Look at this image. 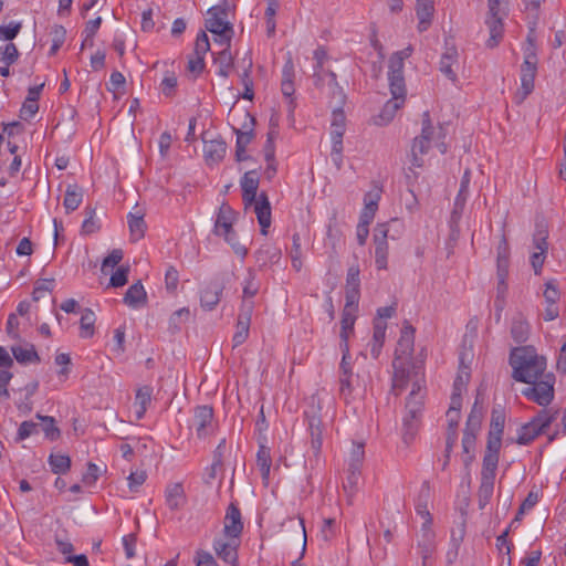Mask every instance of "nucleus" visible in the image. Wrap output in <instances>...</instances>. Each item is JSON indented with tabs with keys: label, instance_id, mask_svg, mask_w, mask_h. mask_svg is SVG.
<instances>
[{
	"label": "nucleus",
	"instance_id": "nucleus-35",
	"mask_svg": "<svg viewBox=\"0 0 566 566\" xmlns=\"http://www.w3.org/2000/svg\"><path fill=\"white\" fill-rule=\"evenodd\" d=\"M511 336L515 343L522 344L528 339L530 324L523 314L517 313L511 323Z\"/></svg>",
	"mask_w": 566,
	"mask_h": 566
},
{
	"label": "nucleus",
	"instance_id": "nucleus-31",
	"mask_svg": "<svg viewBox=\"0 0 566 566\" xmlns=\"http://www.w3.org/2000/svg\"><path fill=\"white\" fill-rule=\"evenodd\" d=\"M471 181V171L467 169L461 178L460 189L454 200V208L452 210V219H459L469 195V185Z\"/></svg>",
	"mask_w": 566,
	"mask_h": 566
},
{
	"label": "nucleus",
	"instance_id": "nucleus-54",
	"mask_svg": "<svg viewBox=\"0 0 566 566\" xmlns=\"http://www.w3.org/2000/svg\"><path fill=\"white\" fill-rule=\"evenodd\" d=\"M86 218L82 223V233L83 234H92L99 229L97 221L95 219V209L92 207H86L85 209Z\"/></svg>",
	"mask_w": 566,
	"mask_h": 566
},
{
	"label": "nucleus",
	"instance_id": "nucleus-55",
	"mask_svg": "<svg viewBox=\"0 0 566 566\" xmlns=\"http://www.w3.org/2000/svg\"><path fill=\"white\" fill-rule=\"evenodd\" d=\"M292 266L297 272L302 269V250H301V238L298 233L293 234V244L291 249Z\"/></svg>",
	"mask_w": 566,
	"mask_h": 566
},
{
	"label": "nucleus",
	"instance_id": "nucleus-7",
	"mask_svg": "<svg viewBox=\"0 0 566 566\" xmlns=\"http://www.w3.org/2000/svg\"><path fill=\"white\" fill-rule=\"evenodd\" d=\"M489 17L485 21L490 36L486 46L495 48L503 35V19L506 15L507 0H488Z\"/></svg>",
	"mask_w": 566,
	"mask_h": 566
},
{
	"label": "nucleus",
	"instance_id": "nucleus-39",
	"mask_svg": "<svg viewBox=\"0 0 566 566\" xmlns=\"http://www.w3.org/2000/svg\"><path fill=\"white\" fill-rule=\"evenodd\" d=\"M212 54L216 55L213 62L217 65V74L227 78L233 67V57L230 50H220Z\"/></svg>",
	"mask_w": 566,
	"mask_h": 566
},
{
	"label": "nucleus",
	"instance_id": "nucleus-2",
	"mask_svg": "<svg viewBox=\"0 0 566 566\" xmlns=\"http://www.w3.org/2000/svg\"><path fill=\"white\" fill-rule=\"evenodd\" d=\"M409 381L412 382V388L406 399L401 428L406 444L411 443L418 433L426 397L424 379L420 371H415Z\"/></svg>",
	"mask_w": 566,
	"mask_h": 566
},
{
	"label": "nucleus",
	"instance_id": "nucleus-40",
	"mask_svg": "<svg viewBox=\"0 0 566 566\" xmlns=\"http://www.w3.org/2000/svg\"><path fill=\"white\" fill-rule=\"evenodd\" d=\"M272 458L270 449L265 446H260L256 453V465L261 472L262 480L265 484L269 482Z\"/></svg>",
	"mask_w": 566,
	"mask_h": 566
},
{
	"label": "nucleus",
	"instance_id": "nucleus-57",
	"mask_svg": "<svg viewBox=\"0 0 566 566\" xmlns=\"http://www.w3.org/2000/svg\"><path fill=\"white\" fill-rule=\"evenodd\" d=\"M22 28L21 22H10L7 25H0V40L12 41L17 38Z\"/></svg>",
	"mask_w": 566,
	"mask_h": 566
},
{
	"label": "nucleus",
	"instance_id": "nucleus-62",
	"mask_svg": "<svg viewBox=\"0 0 566 566\" xmlns=\"http://www.w3.org/2000/svg\"><path fill=\"white\" fill-rule=\"evenodd\" d=\"M255 118L249 112L243 113V122L240 127H233L234 133L254 135Z\"/></svg>",
	"mask_w": 566,
	"mask_h": 566
},
{
	"label": "nucleus",
	"instance_id": "nucleus-5",
	"mask_svg": "<svg viewBox=\"0 0 566 566\" xmlns=\"http://www.w3.org/2000/svg\"><path fill=\"white\" fill-rule=\"evenodd\" d=\"M556 377L553 373H546L536 380L525 382L527 387L522 389L521 394L530 401L537 403L543 408L554 400Z\"/></svg>",
	"mask_w": 566,
	"mask_h": 566
},
{
	"label": "nucleus",
	"instance_id": "nucleus-41",
	"mask_svg": "<svg viewBox=\"0 0 566 566\" xmlns=\"http://www.w3.org/2000/svg\"><path fill=\"white\" fill-rule=\"evenodd\" d=\"M83 200V191L77 185H70L66 188L63 206L67 213L76 210Z\"/></svg>",
	"mask_w": 566,
	"mask_h": 566
},
{
	"label": "nucleus",
	"instance_id": "nucleus-52",
	"mask_svg": "<svg viewBox=\"0 0 566 566\" xmlns=\"http://www.w3.org/2000/svg\"><path fill=\"white\" fill-rule=\"evenodd\" d=\"M482 417H483V410H482V407H479L478 400H476L471 408L464 430L476 432L480 429Z\"/></svg>",
	"mask_w": 566,
	"mask_h": 566
},
{
	"label": "nucleus",
	"instance_id": "nucleus-42",
	"mask_svg": "<svg viewBox=\"0 0 566 566\" xmlns=\"http://www.w3.org/2000/svg\"><path fill=\"white\" fill-rule=\"evenodd\" d=\"M430 499V486L427 481H424L419 490L418 497L416 500V512L418 515H420L423 520L432 518L431 514L428 510V502Z\"/></svg>",
	"mask_w": 566,
	"mask_h": 566
},
{
	"label": "nucleus",
	"instance_id": "nucleus-32",
	"mask_svg": "<svg viewBox=\"0 0 566 566\" xmlns=\"http://www.w3.org/2000/svg\"><path fill=\"white\" fill-rule=\"evenodd\" d=\"M373 329V338L369 343L370 355L377 359L385 343L387 324L380 319H375Z\"/></svg>",
	"mask_w": 566,
	"mask_h": 566
},
{
	"label": "nucleus",
	"instance_id": "nucleus-27",
	"mask_svg": "<svg viewBox=\"0 0 566 566\" xmlns=\"http://www.w3.org/2000/svg\"><path fill=\"white\" fill-rule=\"evenodd\" d=\"M416 14L419 20L417 27L418 31H427L432 23L434 14V0H417Z\"/></svg>",
	"mask_w": 566,
	"mask_h": 566
},
{
	"label": "nucleus",
	"instance_id": "nucleus-36",
	"mask_svg": "<svg viewBox=\"0 0 566 566\" xmlns=\"http://www.w3.org/2000/svg\"><path fill=\"white\" fill-rule=\"evenodd\" d=\"M127 222L130 232V240L136 242L144 238L147 224L144 220V214L140 212H129Z\"/></svg>",
	"mask_w": 566,
	"mask_h": 566
},
{
	"label": "nucleus",
	"instance_id": "nucleus-9",
	"mask_svg": "<svg viewBox=\"0 0 566 566\" xmlns=\"http://www.w3.org/2000/svg\"><path fill=\"white\" fill-rule=\"evenodd\" d=\"M413 52V48L408 45L403 50L397 51L391 54L388 65V81L389 85L395 87L396 93L401 94L402 83H405L403 67L405 60L408 59Z\"/></svg>",
	"mask_w": 566,
	"mask_h": 566
},
{
	"label": "nucleus",
	"instance_id": "nucleus-22",
	"mask_svg": "<svg viewBox=\"0 0 566 566\" xmlns=\"http://www.w3.org/2000/svg\"><path fill=\"white\" fill-rule=\"evenodd\" d=\"M237 212L228 203L223 202L214 221L213 233L219 237L231 233Z\"/></svg>",
	"mask_w": 566,
	"mask_h": 566
},
{
	"label": "nucleus",
	"instance_id": "nucleus-25",
	"mask_svg": "<svg viewBox=\"0 0 566 566\" xmlns=\"http://www.w3.org/2000/svg\"><path fill=\"white\" fill-rule=\"evenodd\" d=\"M252 206H254V212L261 227V233L265 235L268 228L271 226V205L268 195L261 192Z\"/></svg>",
	"mask_w": 566,
	"mask_h": 566
},
{
	"label": "nucleus",
	"instance_id": "nucleus-15",
	"mask_svg": "<svg viewBox=\"0 0 566 566\" xmlns=\"http://www.w3.org/2000/svg\"><path fill=\"white\" fill-rule=\"evenodd\" d=\"M206 29L211 33L220 31H232L233 27L228 21V8L226 6H214L207 12Z\"/></svg>",
	"mask_w": 566,
	"mask_h": 566
},
{
	"label": "nucleus",
	"instance_id": "nucleus-21",
	"mask_svg": "<svg viewBox=\"0 0 566 566\" xmlns=\"http://www.w3.org/2000/svg\"><path fill=\"white\" fill-rule=\"evenodd\" d=\"M389 88H390L392 98L387 101L386 104L384 105V107L378 116V120L376 122L379 125H385V124L389 123L395 117L396 112L403 105V103L406 101V94H407L406 83H402L401 94L396 93V91H394L395 87H392L390 85H389Z\"/></svg>",
	"mask_w": 566,
	"mask_h": 566
},
{
	"label": "nucleus",
	"instance_id": "nucleus-46",
	"mask_svg": "<svg viewBox=\"0 0 566 566\" xmlns=\"http://www.w3.org/2000/svg\"><path fill=\"white\" fill-rule=\"evenodd\" d=\"M184 501V488L180 483L170 485L166 491V504L167 506L176 511L182 505Z\"/></svg>",
	"mask_w": 566,
	"mask_h": 566
},
{
	"label": "nucleus",
	"instance_id": "nucleus-53",
	"mask_svg": "<svg viewBox=\"0 0 566 566\" xmlns=\"http://www.w3.org/2000/svg\"><path fill=\"white\" fill-rule=\"evenodd\" d=\"M251 69H252V60L249 61L247 69L241 74V82L244 86V91L242 93V98L252 101L254 96L253 92V81L251 78Z\"/></svg>",
	"mask_w": 566,
	"mask_h": 566
},
{
	"label": "nucleus",
	"instance_id": "nucleus-33",
	"mask_svg": "<svg viewBox=\"0 0 566 566\" xmlns=\"http://www.w3.org/2000/svg\"><path fill=\"white\" fill-rule=\"evenodd\" d=\"M123 301L126 305L133 308H137L146 304L147 294L140 281L129 286Z\"/></svg>",
	"mask_w": 566,
	"mask_h": 566
},
{
	"label": "nucleus",
	"instance_id": "nucleus-58",
	"mask_svg": "<svg viewBox=\"0 0 566 566\" xmlns=\"http://www.w3.org/2000/svg\"><path fill=\"white\" fill-rule=\"evenodd\" d=\"M146 479H147L146 471L137 470V471L130 472L129 476L127 478L128 488H129L130 492H133V493L138 492L139 488L145 483Z\"/></svg>",
	"mask_w": 566,
	"mask_h": 566
},
{
	"label": "nucleus",
	"instance_id": "nucleus-4",
	"mask_svg": "<svg viewBox=\"0 0 566 566\" xmlns=\"http://www.w3.org/2000/svg\"><path fill=\"white\" fill-rule=\"evenodd\" d=\"M558 416L557 409L542 408L538 412L518 430L516 443L527 446L537 437L545 433Z\"/></svg>",
	"mask_w": 566,
	"mask_h": 566
},
{
	"label": "nucleus",
	"instance_id": "nucleus-6",
	"mask_svg": "<svg viewBox=\"0 0 566 566\" xmlns=\"http://www.w3.org/2000/svg\"><path fill=\"white\" fill-rule=\"evenodd\" d=\"M499 460V458L483 455L480 486L478 490V504L481 510L490 503L493 496Z\"/></svg>",
	"mask_w": 566,
	"mask_h": 566
},
{
	"label": "nucleus",
	"instance_id": "nucleus-29",
	"mask_svg": "<svg viewBox=\"0 0 566 566\" xmlns=\"http://www.w3.org/2000/svg\"><path fill=\"white\" fill-rule=\"evenodd\" d=\"M357 308L358 305L345 303L340 319V344H348L349 334L354 331Z\"/></svg>",
	"mask_w": 566,
	"mask_h": 566
},
{
	"label": "nucleus",
	"instance_id": "nucleus-20",
	"mask_svg": "<svg viewBox=\"0 0 566 566\" xmlns=\"http://www.w3.org/2000/svg\"><path fill=\"white\" fill-rule=\"evenodd\" d=\"M432 518L423 520L418 547L422 557V565L428 566V560L434 551V532L431 528Z\"/></svg>",
	"mask_w": 566,
	"mask_h": 566
},
{
	"label": "nucleus",
	"instance_id": "nucleus-37",
	"mask_svg": "<svg viewBox=\"0 0 566 566\" xmlns=\"http://www.w3.org/2000/svg\"><path fill=\"white\" fill-rule=\"evenodd\" d=\"M432 146L428 139H423L421 136H417L413 139L411 147V165L416 168H421L424 164L422 155H426Z\"/></svg>",
	"mask_w": 566,
	"mask_h": 566
},
{
	"label": "nucleus",
	"instance_id": "nucleus-26",
	"mask_svg": "<svg viewBox=\"0 0 566 566\" xmlns=\"http://www.w3.org/2000/svg\"><path fill=\"white\" fill-rule=\"evenodd\" d=\"M227 144L222 138L205 139L203 154L208 165L219 164L226 156Z\"/></svg>",
	"mask_w": 566,
	"mask_h": 566
},
{
	"label": "nucleus",
	"instance_id": "nucleus-64",
	"mask_svg": "<svg viewBox=\"0 0 566 566\" xmlns=\"http://www.w3.org/2000/svg\"><path fill=\"white\" fill-rule=\"evenodd\" d=\"M196 566H218L213 556L206 551L199 549L196 552Z\"/></svg>",
	"mask_w": 566,
	"mask_h": 566
},
{
	"label": "nucleus",
	"instance_id": "nucleus-23",
	"mask_svg": "<svg viewBox=\"0 0 566 566\" xmlns=\"http://www.w3.org/2000/svg\"><path fill=\"white\" fill-rule=\"evenodd\" d=\"M360 270L358 264L348 268L346 275V303L349 305H358L360 296Z\"/></svg>",
	"mask_w": 566,
	"mask_h": 566
},
{
	"label": "nucleus",
	"instance_id": "nucleus-38",
	"mask_svg": "<svg viewBox=\"0 0 566 566\" xmlns=\"http://www.w3.org/2000/svg\"><path fill=\"white\" fill-rule=\"evenodd\" d=\"M325 74L328 76V86L331 88V104L333 106L343 107L346 103V95L342 86L337 82V75L333 71H326Z\"/></svg>",
	"mask_w": 566,
	"mask_h": 566
},
{
	"label": "nucleus",
	"instance_id": "nucleus-19",
	"mask_svg": "<svg viewBox=\"0 0 566 566\" xmlns=\"http://www.w3.org/2000/svg\"><path fill=\"white\" fill-rule=\"evenodd\" d=\"M536 55L534 53L526 55L521 65V91L522 97L525 98L534 90V80L536 75Z\"/></svg>",
	"mask_w": 566,
	"mask_h": 566
},
{
	"label": "nucleus",
	"instance_id": "nucleus-48",
	"mask_svg": "<svg viewBox=\"0 0 566 566\" xmlns=\"http://www.w3.org/2000/svg\"><path fill=\"white\" fill-rule=\"evenodd\" d=\"M96 317L94 312L91 308H85L82 312L81 321H80V336L82 338H90L94 335V324Z\"/></svg>",
	"mask_w": 566,
	"mask_h": 566
},
{
	"label": "nucleus",
	"instance_id": "nucleus-13",
	"mask_svg": "<svg viewBox=\"0 0 566 566\" xmlns=\"http://www.w3.org/2000/svg\"><path fill=\"white\" fill-rule=\"evenodd\" d=\"M459 53L453 44L446 41L444 52L441 55L439 70L452 83L458 81Z\"/></svg>",
	"mask_w": 566,
	"mask_h": 566
},
{
	"label": "nucleus",
	"instance_id": "nucleus-61",
	"mask_svg": "<svg viewBox=\"0 0 566 566\" xmlns=\"http://www.w3.org/2000/svg\"><path fill=\"white\" fill-rule=\"evenodd\" d=\"M0 54L2 56V61L6 64H13L19 57V51L14 43H8L4 46H0Z\"/></svg>",
	"mask_w": 566,
	"mask_h": 566
},
{
	"label": "nucleus",
	"instance_id": "nucleus-44",
	"mask_svg": "<svg viewBox=\"0 0 566 566\" xmlns=\"http://www.w3.org/2000/svg\"><path fill=\"white\" fill-rule=\"evenodd\" d=\"M41 423L40 429L43 431L44 437L50 441H56L61 437V431L56 427L55 419L51 416H42L36 413L35 416Z\"/></svg>",
	"mask_w": 566,
	"mask_h": 566
},
{
	"label": "nucleus",
	"instance_id": "nucleus-24",
	"mask_svg": "<svg viewBox=\"0 0 566 566\" xmlns=\"http://www.w3.org/2000/svg\"><path fill=\"white\" fill-rule=\"evenodd\" d=\"M223 286L219 282H209L200 291L201 307L206 311H212L219 304Z\"/></svg>",
	"mask_w": 566,
	"mask_h": 566
},
{
	"label": "nucleus",
	"instance_id": "nucleus-63",
	"mask_svg": "<svg viewBox=\"0 0 566 566\" xmlns=\"http://www.w3.org/2000/svg\"><path fill=\"white\" fill-rule=\"evenodd\" d=\"M39 111V104L34 101L25 99L20 109V117L23 120H30Z\"/></svg>",
	"mask_w": 566,
	"mask_h": 566
},
{
	"label": "nucleus",
	"instance_id": "nucleus-50",
	"mask_svg": "<svg viewBox=\"0 0 566 566\" xmlns=\"http://www.w3.org/2000/svg\"><path fill=\"white\" fill-rule=\"evenodd\" d=\"M49 464L55 474H65L71 468V459L65 454H50Z\"/></svg>",
	"mask_w": 566,
	"mask_h": 566
},
{
	"label": "nucleus",
	"instance_id": "nucleus-45",
	"mask_svg": "<svg viewBox=\"0 0 566 566\" xmlns=\"http://www.w3.org/2000/svg\"><path fill=\"white\" fill-rule=\"evenodd\" d=\"M153 388L150 386H143L138 388L135 396V403L139 407L136 410L137 418L144 417L147 407L151 401Z\"/></svg>",
	"mask_w": 566,
	"mask_h": 566
},
{
	"label": "nucleus",
	"instance_id": "nucleus-16",
	"mask_svg": "<svg viewBox=\"0 0 566 566\" xmlns=\"http://www.w3.org/2000/svg\"><path fill=\"white\" fill-rule=\"evenodd\" d=\"M240 539L238 538H216L213 541V549L218 558L230 566L238 565V547Z\"/></svg>",
	"mask_w": 566,
	"mask_h": 566
},
{
	"label": "nucleus",
	"instance_id": "nucleus-49",
	"mask_svg": "<svg viewBox=\"0 0 566 566\" xmlns=\"http://www.w3.org/2000/svg\"><path fill=\"white\" fill-rule=\"evenodd\" d=\"M461 405L462 398H459L458 394L454 397H451L450 407L447 411L448 428L458 429L461 418Z\"/></svg>",
	"mask_w": 566,
	"mask_h": 566
},
{
	"label": "nucleus",
	"instance_id": "nucleus-28",
	"mask_svg": "<svg viewBox=\"0 0 566 566\" xmlns=\"http://www.w3.org/2000/svg\"><path fill=\"white\" fill-rule=\"evenodd\" d=\"M282 94L290 99V109H294V99L292 98L294 88V64L291 57L286 60L282 69V81H281Z\"/></svg>",
	"mask_w": 566,
	"mask_h": 566
},
{
	"label": "nucleus",
	"instance_id": "nucleus-14",
	"mask_svg": "<svg viewBox=\"0 0 566 566\" xmlns=\"http://www.w3.org/2000/svg\"><path fill=\"white\" fill-rule=\"evenodd\" d=\"M388 229L386 223L375 228V264L378 270H386L388 264Z\"/></svg>",
	"mask_w": 566,
	"mask_h": 566
},
{
	"label": "nucleus",
	"instance_id": "nucleus-60",
	"mask_svg": "<svg viewBox=\"0 0 566 566\" xmlns=\"http://www.w3.org/2000/svg\"><path fill=\"white\" fill-rule=\"evenodd\" d=\"M210 50V42L206 32L201 31L196 39L193 55L205 59L206 53Z\"/></svg>",
	"mask_w": 566,
	"mask_h": 566
},
{
	"label": "nucleus",
	"instance_id": "nucleus-1",
	"mask_svg": "<svg viewBox=\"0 0 566 566\" xmlns=\"http://www.w3.org/2000/svg\"><path fill=\"white\" fill-rule=\"evenodd\" d=\"M415 345V328L405 322L400 337L397 342L395 357L392 360V391L399 396L409 384V379L415 371H419L415 365L410 363Z\"/></svg>",
	"mask_w": 566,
	"mask_h": 566
},
{
	"label": "nucleus",
	"instance_id": "nucleus-17",
	"mask_svg": "<svg viewBox=\"0 0 566 566\" xmlns=\"http://www.w3.org/2000/svg\"><path fill=\"white\" fill-rule=\"evenodd\" d=\"M242 531L243 522L240 509L235 503H230L224 516L223 534L227 538L240 539Z\"/></svg>",
	"mask_w": 566,
	"mask_h": 566
},
{
	"label": "nucleus",
	"instance_id": "nucleus-12",
	"mask_svg": "<svg viewBox=\"0 0 566 566\" xmlns=\"http://www.w3.org/2000/svg\"><path fill=\"white\" fill-rule=\"evenodd\" d=\"M420 136L423 139H428L429 143L434 145L441 154L447 153V145L444 143L446 132L444 128L440 125L434 127L431 123L429 112H424L422 115V128Z\"/></svg>",
	"mask_w": 566,
	"mask_h": 566
},
{
	"label": "nucleus",
	"instance_id": "nucleus-3",
	"mask_svg": "<svg viewBox=\"0 0 566 566\" xmlns=\"http://www.w3.org/2000/svg\"><path fill=\"white\" fill-rule=\"evenodd\" d=\"M510 365L514 380L531 382L546 374L547 360L533 346H521L511 350Z\"/></svg>",
	"mask_w": 566,
	"mask_h": 566
},
{
	"label": "nucleus",
	"instance_id": "nucleus-18",
	"mask_svg": "<svg viewBox=\"0 0 566 566\" xmlns=\"http://www.w3.org/2000/svg\"><path fill=\"white\" fill-rule=\"evenodd\" d=\"M260 185L259 174L255 169L247 171L241 180L240 186L242 189V200L245 208H249L256 201L259 195L258 189Z\"/></svg>",
	"mask_w": 566,
	"mask_h": 566
},
{
	"label": "nucleus",
	"instance_id": "nucleus-51",
	"mask_svg": "<svg viewBox=\"0 0 566 566\" xmlns=\"http://www.w3.org/2000/svg\"><path fill=\"white\" fill-rule=\"evenodd\" d=\"M497 274H509V244L505 238L497 247Z\"/></svg>",
	"mask_w": 566,
	"mask_h": 566
},
{
	"label": "nucleus",
	"instance_id": "nucleus-8",
	"mask_svg": "<svg viewBox=\"0 0 566 566\" xmlns=\"http://www.w3.org/2000/svg\"><path fill=\"white\" fill-rule=\"evenodd\" d=\"M505 426V413L501 408H493L491 413V423L488 434L486 448L484 455H491L500 459V450L502 447V434Z\"/></svg>",
	"mask_w": 566,
	"mask_h": 566
},
{
	"label": "nucleus",
	"instance_id": "nucleus-43",
	"mask_svg": "<svg viewBox=\"0 0 566 566\" xmlns=\"http://www.w3.org/2000/svg\"><path fill=\"white\" fill-rule=\"evenodd\" d=\"M308 430L311 436V447L315 454L322 449V421L318 417L312 416L308 420Z\"/></svg>",
	"mask_w": 566,
	"mask_h": 566
},
{
	"label": "nucleus",
	"instance_id": "nucleus-56",
	"mask_svg": "<svg viewBox=\"0 0 566 566\" xmlns=\"http://www.w3.org/2000/svg\"><path fill=\"white\" fill-rule=\"evenodd\" d=\"M39 431H40L39 423L33 422V421H23L18 429L15 440L18 442L25 440L27 438L39 433Z\"/></svg>",
	"mask_w": 566,
	"mask_h": 566
},
{
	"label": "nucleus",
	"instance_id": "nucleus-30",
	"mask_svg": "<svg viewBox=\"0 0 566 566\" xmlns=\"http://www.w3.org/2000/svg\"><path fill=\"white\" fill-rule=\"evenodd\" d=\"M346 130V116L343 107L333 106L332 123H331V139L332 143H343V137Z\"/></svg>",
	"mask_w": 566,
	"mask_h": 566
},
{
	"label": "nucleus",
	"instance_id": "nucleus-59",
	"mask_svg": "<svg viewBox=\"0 0 566 566\" xmlns=\"http://www.w3.org/2000/svg\"><path fill=\"white\" fill-rule=\"evenodd\" d=\"M128 266H119L109 279V285L113 287L124 286L128 282Z\"/></svg>",
	"mask_w": 566,
	"mask_h": 566
},
{
	"label": "nucleus",
	"instance_id": "nucleus-11",
	"mask_svg": "<svg viewBox=\"0 0 566 566\" xmlns=\"http://www.w3.org/2000/svg\"><path fill=\"white\" fill-rule=\"evenodd\" d=\"M212 421L213 408L211 406L202 405L193 409L192 427L198 438H206L212 432Z\"/></svg>",
	"mask_w": 566,
	"mask_h": 566
},
{
	"label": "nucleus",
	"instance_id": "nucleus-34",
	"mask_svg": "<svg viewBox=\"0 0 566 566\" xmlns=\"http://www.w3.org/2000/svg\"><path fill=\"white\" fill-rule=\"evenodd\" d=\"M11 353L14 359L20 364H30V363H40V356L35 350L34 345L30 343H25L22 345H13L11 346Z\"/></svg>",
	"mask_w": 566,
	"mask_h": 566
},
{
	"label": "nucleus",
	"instance_id": "nucleus-10",
	"mask_svg": "<svg viewBox=\"0 0 566 566\" xmlns=\"http://www.w3.org/2000/svg\"><path fill=\"white\" fill-rule=\"evenodd\" d=\"M253 302L243 300L238 315L235 333L232 337L233 347L242 345L249 336Z\"/></svg>",
	"mask_w": 566,
	"mask_h": 566
},
{
	"label": "nucleus",
	"instance_id": "nucleus-47",
	"mask_svg": "<svg viewBox=\"0 0 566 566\" xmlns=\"http://www.w3.org/2000/svg\"><path fill=\"white\" fill-rule=\"evenodd\" d=\"M255 256L259 264L265 266L269 263H276L280 260L281 252L279 249L266 244L256 251Z\"/></svg>",
	"mask_w": 566,
	"mask_h": 566
}]
</instances>
